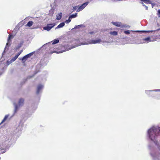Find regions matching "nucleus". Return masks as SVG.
Here are the masks:
<instances>
[{"mask_svg":"<svg viewBox=\"0 0 160 160\" xmlns=\"http://www.w3.org/2000/svg\"><path fill=\"white\" fill-rule=\"evenodd\" d=\"M18 55L17 54L15 57L12 58L11 60L13 61H15L18 58Z\"/></svg>","mask_w":160,"mask_h":160,"instance_id":"18","label":"nucleus"},{"mask_svg":"<svg viewBox=\"0 0 160 160\" xmlns=\"http://www.w3.org/2000/svg\"><path fill=\"white\" fill-rule=\"evenodd\" d=\"M141 1L146 4H151L152 6V8L153 7V4L151 3L150 0H141Z\"/></svg>","mask_w":160,"mask_h":160,"instance_id":"10","label":"nucleus"},{"mask_svg":"<svg viewBox=\"0 0 160 160\" xmlns=\"http://www.w3.org/2000/svg\"><path fill=\"white\" fill-rule=\"evenodd\" d=\"M48 25L50 26H46L44 27L43 28L44 30H46L48 31H49L50 29L53 28L55 25L54 24H49Z\"/></svg>","mask_w":160,"mask_h":160,"instance_id":"6","label":"nucleus"},{"mask_svg":"<svg viewBox=\"0 0 160 160\" xmlns=\"http://www.w3.org/2000/svg\"><path fill=\"white\" fill-rule=\"evenodd\" d=\"M8 43H7V44H6V45H8Z\"/></svg>","mask_w":160,"mask_h":160,"instance_id":"34","label":"nucleus"},{"mask_svg":"<svg viewBox=\"0 0 160 160\" xmlns=\"http://www.w3.org/2000/svg\"><path fill=\"white\" fill-rule=\"evenodd\" d=\"M88 2H86L83 3L78 8L77 10V12H78L82 10L88 5Z\"/></svg>","mask_w":160,"mask_h":160,"instance_id":"4","label":"nucleus"},{"mask_svg":"<svg viewBox=\"0 0 160 160\" xmlns=\"http://www.w3.org/2000/svg\"><path fill=\"white\" fill-rule=\"evenodd\" d=\"M56 19L57 20H60L62 17V13L60 12L56 16Z\"/></svg>","mask_w":160,"mask_h":160,"instance_id":"9","label":"nucleus"},{"mask_svg":"<svg viewBox=\"0 0 160 160\" xmlns=\"http://www.w3.org/2000/svg\"><path fill=\"white\" fill-rule=\"evenodd\" d=\"M102 40L100 39H98L96 40H90L88 43L89 44H93L96 43H99L101 42Z\"/></svg>","mask_w":160,"mask_h":160,"instance_id":"3","label":"nucleus"},{"mask_svg":"<svg viewBox=\"0 0 160 160\" xmlns=\"http://www.w3.org/2000/svg\"><path fill=\"white\" fill-rule=\"evenodd\" d=\"M24 99L22 98H21L19 99L18 101V104L19 105H23L24 102Z\"/></svg>","mask_w":160,"mask_h":160,"instance_id":"8","label":"nucleus"},{"mask_svg":"<svg viewBox=\"0 0 160 160\" xmlns=\"http://www.w3.org/2000/svg\"><path fill=\"white\" fill-rule=\"evenodd\" d=\"M148 7H146V8L147 9H148Z\"/></svg>","mask_w":160,"mask_h":160,"instance_id":"31","label":"nucleus"},{"mask_svg":"<svg viewBox=\"0 0 160 160\" xmlns=\"http://www.w3.org/2000/svg\"><path fill=\"white\" fill-rule=\"evenodd\" d=\"M8 115H6L4 117V118L1 122L0 123V125L2 123H3V122H4L7 119V118L8 117Z\"/></svg>","mask_w":160,"mask_h":160,"instance_id":"11","label":"nucleus"},{"mask_svg":"<svg viewBox=\"0 0 160 160\" xmlns=\"http://www.w3.org/2000/svg\"><path fill=\"white\" fill-rule=\"evenodd\" d=\"M70 19V18H69V19L68 20H66L65 21V22L68 23L70 22L71 21V20Z\"/></svg>","mask_w":160,"mask_h":160,"instance_id":"22","label":"nucleus"},{"mask_svg":"<svg viewBox=\"0 0 160 160\" xmlns=\"http://www.w3.org/2000/svg\"><path fill=\"white\" fill-rule=\"evenodd\" d=\"M13 38V36L12 35H9L8 37V42H9V40H10V39L11 38Z\"/></svg>","mask_w":160,"mask_h":160,"instance_id":"21","label":"nucleus"},{"mask_svg":"<svg viewBox=\"0 0 160 160\" xmlns=\"http://www.w3.org/2000/svg\"><path fill=\"white\" fill-rule=\"evenodd\" d=\"M112 23L113 25L117 27H119L120 28H123V27H124V26L123 25H122V24L121 22H112Z\"/></svg>","mask_w":160,"mask_h":160,"instance_id":"5","label":"nucleus"},{"mask_svg":"<svg viewBox=\"0 0 160 160\" xmlns=\"http://www.w3.org/2000/svg\"><path fill=\"white\" fill-rule=\"evenodd\" d=\"M65 25V23L64 22H62L60 23L57 27V28H62Z\"/></svg>","mask_w":160,"mask_h":160,"instance_id":"12","label":"nucleus"},{"mask_svg":"<svg viewBox=\"0 0 160 160\" xmlns=\"http://www.w3.org/2000/svg\"><path fill=\"white\" fill-rule=\"evenodd\" d=\"M22 52H23V50H21L17 54L18 55V56H19V55Z\"/></svg>","mask_w":160,"mask_h":160,"instance_id":"23","label":"nucleus"},{"mask_svg":"<svg viewBox=\"0 0 160 160\" xmlns=\"http://www.w3.org/2000/svg\"><path fill=\"white\" fill-rule=\"evenodd\" d=\"M6 138H7V140H5V141H8L9 140V138L7 137V136L6 137Z\"/></svg>","mask_w":160,"mask_h":160,"instance_id":"27","label":"nucleus"},{"mask_svg":"<svg viewBox=\"0 0 160 160\" xmlns=\"http://www.w3.org/2000/svg\"><path fill=\"white\" fill-rule=\"evenodd\" d=\"M124 33L126 34H130V32L129 30H127L125 31H124Z\"/></svg>","mask_w":160,"mask_h":160,"instance_id":"19","label":"nucleus"},{"mask_svg":"<svg viewBox=\"0 0 160 160\" xmlns=\"http://www.w3.org/2000/svg\"><path fill=\"white\" fill-rule=\"evenodd\" d=\"M159 153L160 154V149H159Z\"/></svg>","mask_w":160,"mask_h":160,"instance_id":"28","label":"nucleus"},{"mask_svg":"<svg viewBox=\"0 0 160 160\" xmlns=\"http://www.w3.org/2000/svg\"><path fill=\"white\" fill-rule=\"evenodd\" d=\"M158 15L159 17H160V9L158 10Z\"/></svg>","mask_w":160,"mask_h":160,"instance_id":"24","label":"nucleus"},{"mask_svg":"<svg viewBox=\"0 0 160 160\" xmlns=\"http://www.w3.org/2000/svg\"><path fill=\"white\" fill-rule=\"evenodd\" d=\"M32 55V53H30L24 56L22 58H19V60H22V62L23 63H24L26 60L28 59V58H30Z\"/></svg>","mask_w":160,"mask_h":160,"instance_id":"2","label":"nucleus"},{"mask_svg":"<svg viewBox=\"0 0 160 160\" xmlns=\"http://www.w3.org/2000/svg\"><path fill=\"white\" fill-rule=\"evenodd\" d=\"M78 7V6H77L73 7V12L75 11Z\"/></svg>","mask_w":160,"mask_h":160,"instance_id":"20","label":"nucleus"},{"mask_svg":"<svg viewBox=\"0 0 160 160\" xmlns=\"http://www.w3.org/2000/svg\"><path fill=\"white\" fill-rule=\"evenodd\" d=\"M80 25H78V27H80Z\"/></svg>","mask_w":160,"mask_h":160,"instance_id":"35","label":"nucleus"},{"mask_svg":"<svg viewBox=\"0 0 160 160\" xmlns=\"http://www.w3.org/2000/svg\"><path fill=\"white\" fill-rule=\"evenodd\" d=\"M159 131L160 132V128H159Z\"/></svg>","mask_w":160,"mask_h":160,"instance_id":"32","label":"nucleus"},{"mask_svg":"<svg viewBox=\"0 0 160 160\" xmlns=\"http://www.w3.org/2000/svg\"><path fill=\"white\" fill-rule=\"evenodd\" d=\"M17 106H16V108H16V110H17Z\"/></svg>","mask_w":160,"mask_h":160,"instance_id":"29","label":"nucleus"},{"mask_svg":"<svg viewBox=\"0 0 160 160\" xmlns=\"http://www.w3.org/2000/svg\"><path fill=\"white\" fill-rule=\"evenodd\" d=\"M142 32H153V31H142Z\"/></svg>","mask_w":160,"mask_h":160,"instance_id":"25","label":"nucleus"},{"mask_svg":"<svg viewBox=\"0 0 160 160\" xmlns=\"http://www.w3.org/2000/svg\"><path fill=\"white\" fill-rule=\"evenodd\" d=\"M43 86L42 85L40 84L38 85L37 87V89L36 93L37 94L39 93L40 91L42 89Z\"/></svg>","mask_w":160,"mask_h":160,"instance_id":"7","label":"nucleus"},{"mask_svg":"<svg viewBox=\"0 0 160 160\" xmlns=\"http://www.w3.org/2000/svg\"><path fill=\"white\" fill-rule=\"evenodd\" d=\"M160 30V29H158L157 30L158 31V30Z\"/></svg>","mask_w":160,"mask_h":160,"instance_id":"33","label":"nucleus"},{"mask_svg":"<svg viewBox=\"0 0 160 160\" xmlns=\"http://www.w3.org/2000/svg\"><path fill=\"white\" fill-rule=\"evenodd\" d=\"M77 13H76L74 14H72L70 15L69 17V18H74L76 17L77 16Z\"/></svg>","mask_w":160,"mask_h":160,"instance_id":"13","label":"nucleus"},{"mask_svg":"<svg viewBox=\"0 0 160 160\" xmlns=\"http://www.w3.org/2000/svg\"><path fill=\"white\" fill-rule=\"evenodd\" d=\"M110 33L111 34L114 36H116L118 34V32L116 31L111 32Z\"/></svg>","mask_w":160,"mask_h":160,"instance_id":"16","label":"nucleus"},{"mask_svg":"<svg viewBox=\"0 0 160 160\" xmlns=\"http://www.w3.org/2000/svg\"><path fill=\"white\" fill-rule=\"evenodd\" d=\"M143 40L146 41L147 42H149L150 41V37H147L143 39Z\"/></svg>","mask_w":160,"mask_h":160,"instance_id":"17","label":"nucleus"},{"mask_svg":"<svg viewBox=\"0 0 160 160\" xmlns=\"http://www.w3.org/2000/svg\"><path fill=\"white\" fill-rule=\"evenodd\" d=\"M94 32H89V33L90 34H92L93 33H94Z\"/></svg>","mask_w":160,"mask_h":160,"instance_id":"26","label":"nucleus"},{"mask_svg":"<svg viewBox=\"0 0 160 160\" xmlns=\"http://www.w3.org/2000/svg\"><path fill=\"white\" fill-rule=\"evenodd\" d=\"M157 129L156 128L153 127L149 129L148 131L149 138L152 141H153V139H155L158 136L156 134Z\"/></svg>","mask_w":160,"mask_h":160,"instance_id":"1","label":"nucleus"},{"mask_svg":"<svg viewBox=\"0 0 160 160\" xmlns=\"http://www.w3.org/2000/svg\"><path fill=\"white\" fill-rule=\"evenodd\" d=\"M152 91H157V90H153Z\"/></svg>","mask_w":160,"mask_h":160,"instance_id":"30","label":"nucleus"},{"mask_svg":"<svg viewBox=\"0 0 160 160\" xmlns=\"http://www.w3.org/2000/svg\"><path fill=\"white\" fill-rule=\"evenodd\" d=\"M33 22L32 21H29L27 24V26L30 27L33 24Z\"/></svg>","mask_w":160,"mask_h":160,"instance_id":"14","label":"nucleus"},{"mask_svg":"<svg viewBox=\"0 0 160 160\" xmlns=\"http://www.w3.org/2000/svg\"><path fill=\"white\" fill-rule=\"evenodd\" d=\"M59 42V40L58 39H55L52 41V44H54L58 43Z\"/></svg>","mask_w":160,"mask_h":160,"instance_id":"15","label":"nucleus"}]
</instances>
